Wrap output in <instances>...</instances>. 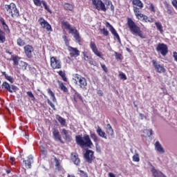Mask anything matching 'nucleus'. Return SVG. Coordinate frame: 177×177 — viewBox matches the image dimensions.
<instances>
[{"label":"nucleus","mask_w":177,"mask_h":177,"mask_svg":"<svg viewBox=\"0 0 177 177\" xmlns=\"http://www.w3.org/2000/svg\"><path fill=\"white\" fill-rule=\"evenodd\" d=\"M62 28L64 30H68V34H73V37L75 38V41L79 45H81V42H82V38L80 35V32L75 27H71V25L68 21H62L61 22Z\"/></svg>","instance_id":"f257e3e1"},{"label":"nucleus","mask_w":177,"mask_h":177,"mask_svg":"<svg viewBox=\"0 0 177 177\" xmlns=\"http://www.w3.org/2000/svg\"><path fill=\"white\" fill-rule=\"evenodd\" d=\"M127 26L133 35L140 37L142 39L146 38V36L143 35V32L140 30V27L136 25L132 18L127 17Z\"/></svg>","instance_id":"f03ea898"},{"label":"nucleus","mask_w":177,"mask_h":177,"mask_svg":"<svg viewBox=\"0 0 177 177\" xmlns=\"http://www.w3.org/2000/svg\"><path fill=\"white\" fill-rule=\"evenodd\" d=\"M75 142L82 149H84V147H89L91 149L93 146V142H92L91 137L88 134H84L83 137L81 135L76 136Z\"/></svg>","instance_id":"7ed1b4c3"},{"label":"nucleus","mask_w":177,"mask_h":177,"mask_svg":"<svg viewBox=\"0 0 177 177\" xmlns=\"http://www.w3.org/2000/svg\"><path fill=\"white\" fill-rule=\"evenodd\" d=\"M4 11L6 15L8 17H19L20 12L19 11V8H17V6L15 3H10V4H6L4 6Z\"/></svg>","instance_id":"20e7f679"},{"label":"nucleus","mask_w":177,"mask_h":177,"mask_svg":"<svg viewBox=\"0 0 177 177\" xmlns=\"http://www.w3.org/2000/svg\"><path fill=\"white\" fill-rule=\"evenodd\" d=\"M73 80L75 81V84L79 85L81 89H83V91H86V87L88 86L86 78L78 73H75Z\"/></svg>","instance_id":"39448f33"},{"label":"nucleus","mask_w":177,"mask_h":177,"mask_svg":"<svg viewBox=\"0 0 177 177\" xmlns=\"http://www.w3.org/2000/svg\"><path fill=\"white\" fill-rule=\"evenodd\" d=\"M50 67L53 70H59L62 68V61L57 59V57H51L50 59Z\"/></svg>","instance_id":"423d86ee"},{"label":"nucleus","mask_w":177,"mask_h":177,"mask_svg":"<svg viewBox=\"0 0 177 177\" xmlns=\"http://www.w3.org/2000/svg\"><path fill=\"white\" fill-rule=\"evenodd\" d=\"M1 88L6 91V92H9L10 93H13L17 91V86L13 84L10 85L8 82H3L1 84Z\"/></svg>","instance_id":"0eeeda50"},{"label":"nucleus","mask_w":177,"mask_h":177,"mask_svg":"<svg viewBox=\"0 0 177 177\" xmlns=\"http://www.w3.org/2000/svg\"><path fill=\"white\" fill-rule=\"evenodd\" d=\"M93 6L97 9V10H102V12H107V8L106 4L103 3L102 0H94Z\"/></svg>","instance_id":"6e6552de"},{"label":"nucleus","mask_w":177,"mask_h":177,"mask_svg":"<svg viewBox=\"0 0 177 177\" xmlns=\"http://www.w3.org/2000/svg\"><path fill=\"white\" fill-rule=\"evenodd\" d=\"M157 52H159L162 56H167L168 54V46L164 43H159L156 47Z\"/></svg>","instance_id":"1a4fd4ad"},{"label":"nucleus","mask_w":177,"mask_h":177,"mask_svg":"<svg viewBox=\"0 0 177 177\" xmlns=\"http://www.w3.org/2000/svg\"><path fill=\"white\" fill-rule=\"evenodd\" d=\"M105 26L106 27H107V28H109V30L111 31L112 35L114 36V38L117 39L118 42H119V44H121V39L120 38V35H118L117 30H115L114 27H113L111 24H110L108 21L105 23Z\"/></svg>","instance_id":"9d476101"},{"label":"nucleus","mask_w":177,"mask_h":177,"mask_svg":"<svg viewBox=\"0 0 177 177\" xmlns=\"http://www.w3.org/2000/svg\"><path fill=\"white\" fill-rule=\"evenodd\" d=\"M24 53L28 59H32L34 56V47L30 44H28L24 47Z\"/></svg>","instance_id":"9b49d317"},{"label":"nucleus","mask_w":177,"mask_h":177,"mask_svg":"<svg viewBox=\"0 0 177 177\" xmlns=\"http://www.w3.org/2000/svg\"><path fill=\"white\" fill-rule=\"evenodd\" d=\"M38 23L42 28H46V31H53L52 29V26H50V24H49L48 22L44 19V17H40L38 19Z\"/></svg>","instance_id":"f8f14e48"},{"label":"nucleus","mask_w":177,"mask_h":177,"mask_svg":"<svg viewBox=\"0 0 177 177\" xmlns=\"http://www.w3.org/2000/svg\"><path fill=\"white\" fill-rule=\"evenodd\" d=\"M93 151L91 149H87L84 153V158L88 164H92V161L95 160V156L93 155Z\"/></svg>","instance_id":"ddd939ff"},{"label":"nucleus","mask_w":177,"mask_h":177,"mask_svg":"<svg viewBox=\"0 0 177 177\" xmlns=\"http://www.w3.org/2000/svg\"><path fill=\"white\" fill-rule=\"evenodd\" d=\"M90 48L94 55H95V56H97V57H100V59H103V53L99 51V49H97V46H96V44H95V42H90Z\"/></svg>","instance_id":"4468645a"},{"label":"nucleus","mask_w":177,"mask_h":177,"mask_svg":"<svg viewBox=\"0 0 177 177\" xmlns=\"http://www.w3.org/2000/svg\"><path fill=\"white\" fill-rule=\"evenodd\" d=\"M71 99L72 100L73 103H78V102H82V103H84V100L82 98V95H81V94H80V93H78L77 91H75L72 94Z\"/></svg>","instance_id":"2eb2a0df"},{"label":"nucleus","mask_w":177,"mask_h":177,"mask_svg":"<svg viewBox=\"0 0 177 177\" xmlns=\"http://www.w3.org/2000/svg\"><path fill=\"white\" fill-rule=\"evenodd\" d=\"M152 64L157 73H159L160 74L162 73H165L166 71L165 68H164L162 65L158 64L157 61H156L155 59H153Z\"/></svg>","instance_id":"dca6fc26"},{"label":"nucleus","mask_w":177,"mask_h":177,"mask_svg":"<svg viewBox=\"0 0 177 177\" xmlns=\"http://www.w3.org/2000/svg\"><path fill=\"white\" fill-rule=\"evenodd\" d=\"M68 50L69 52L71 57H78V56H80V50H78V48H77L69 46L68 47Z\"/></svg>","instance_id":"f3484780"},{"label":"nucleus","mask_w":177,"mask_h":177,"mask_svg":"<svg viewBox=\"0 0 177 177\" xmlns=\"http://www.w3.org/2000/svg\"><path fill=\"white\" fill-rule=\"evenodd\" d=\"M33 2L36 6H41L43 5L44 6V9L48 12V13H52V10H50V8L49 6H48V3H46V1H41V0H33Z\"/></svg>","instance_id":"a211bd4d"},{"label":"nucleus","mask_w":177,"mask_h":177,"mask_svg":"<svg viewBox=\"0 0 177 177\" xmlns=\"http://www.w3.org/2000/svg\"><path fill=\"white\" fill-rule=\"evenodd\" d=\"M131 3L133 5V10L135 12V8H137V9H143V3L140 0H131Z\"/></svg>","instance_id":"6ab92c4d"},{"label":"nucleus","mask_w":177,"mask_h":177,"mask_svg":"<svg viewBox=\"0 0 177 177\" xmlns=\"http://www.w3.org/2000/svg\"><path fill=\"white\" fill-rule=\"evenodd\" d=\"M71 160L75 164V165H80L81 164V160L78 157V153L77 152H73L71 154Z\"/></svg>","instance_id":"aec40b11"},{"label":"nucleus","mask_w":177,"mask_h":177,"mask_svg":"<svg viewBox=\"0 0 177 177\" xmlns=\"http://www.w3.org/2000/svg\"><path fill=\"white\" fill-rule=\"evenodd\" d=\"M53 136H54L55 140H58L59 142H60V143H64V141H63V139H62V136L60 135V132H59V130L53 129Z\"/></svg>","instance_id":"412c9836"},{"label":"nucleus","mask_w":177,"mask_h":177,"mask_svg":"<svg viewBox=\"0 0 177 177\" xmlns=\"http://www.w3.org/2000/svg\"><path fill=\"white\" fill-rule=\"evenodd\" d=\"M0 23L3 27L4 32L6 34H10V28H9V26L6 24L5 21V19L3 17H0Z\"/></svg>","instance_id":"4be33fe9"},{"label":"nucleus","mask_w":177,"mask_h":177,"mask_svg":"<svg viewBox=\"0 0 177 177\" xmlns=\"http://www.w3.org/2000/svg\"><path fill=\"white\" fill-rule=\"evenodd\" d=\"M61 133L64 136V140L66 142H71L73 140V137H71V135H70V132L68 130H66V129H62Z\"/></svg>","instance_id":"5701e85b"},{"label":"nucleus","mask_w":177,"mask_h":177,"mask_svg":"<svg viewBox=\"0 0 177 177\" xmlns=\"http://www.w3.org/2000/svg\"><path fill=\"white\" fill-rule=\"evenodd\" d=\"M32 160H33V158H32V156L31 155L28 156V159L26 160H24L23 164L25 165L26 168H28V169L31 168V164H32Z\"/></svg>","instance_id":"b1692460"},{"label":"nucleus","mask_w":177,"mask_h":177,"mask_svg":"<svg viewBox=\"0 0 177 177\" xmlns=\"http://www.w3.org/2000/svg\"><path fill=\"white\" fill-rule=\"evenodd\" d=\"M133 12L138 20H140V19H143V17H145V15L142 14V12H140V10H139L138 8H134Z\"/></svg>","instance_id":"393cba45"},{"label":"nucleus","mask_w":177,"mask_h":177,"mask_svg":"<svg viewBox=\"0 0 177 177\" xmlns=\"http://www.w3.org/2000/svg\"><path fill=\"white\" fill-rule=\"evenodd\" d=\"M155 149L158 151V153H160L161 154H164V153H165V150H164V148L162 146H161V144H160L159 141H157L155 143Z\"/></svg>","instance_id":"a878e982"},{"label":"nucleus","mask_w":177,"mask_h":177,"mask_svg":"<svg viewBox=\"0 0 177 177\" xmlns=\"http://www.w3.org/2000/svg\"><path fill=\"white\" fill-rule=\"evenodd\" d=\"M6 42V33L0 28V44Z\"/></svg>","instance_id":"bb28decb"},{"label":"nucleus","mask_w":177,"mask_h":177,"mask_svg":"<svg viewBox=\"0 0 177 177\" xmlns=\"http://www.w3.org/2000/svg\"><path fill=\"white\" fill-rule=\"evenodd\" d=\"M97 135L100 136V138H103L104 139H107V136H106V133L102 130V128L100 127H97V129L96 131Z\"/></svg>","instance_id":"cd10ccee"},{"label":"nucleus","mask_w":177,"mask_h":177,"mask_svg":"<svg viewBox=\"0 0 177 177\" xmlns=\"http://www.w3.org/2000/svg\"><path fill=\"white\" fill-rule=\"evenodd\" d=\"M1 74L3 77H5L7 81L10 82V84H13V82H15V79H13L12 76H9L8 74H6V72H1Z\"/></svg>","instance_id":"c85d7f7f"},{"label":"nucleus","mask_w":177,"mask_h":177,"mask_svg":"<svg viewBox=\"0 0 177 177\" xmlns=\"http://www.w3.org/2000/svg\"><path fill=\"white\" fill-rule=\"evenodd\" d=\"M106 132L108 135H110L111 136H113L114 135V130H113V127H111V125L110 124H106Z\"/></svg>","instance_id":"c756f323"},{"label":"nucleus","mask_w":177,"mask_h":177,"mask_svg":"<svg viewBox=\"0 0 177 177\" xmlns=\"http://www.w3.org/2000/svg\"><path fill=\"white\" fill-rule=\"evenodd\" d=\"M47 92H48V95L50 96L53 102H54V103L56 102V96H55V93H53V91H52V89L48 88Z\"/></svg>","instance_id":"7c9ffc66"},{"label":"nucleus","mask_w":177,"mask_h":177,"mask_svg":"<svg viewBox=\"0 0 177 177\" xmlns=\"http://www.w3.org/2000/svg\"><path fill=\"white\" fill-rule=\"evenodd\" d=\"M59 86L61 91H63L64 93H67L68 92V88H67L66 86H64V84L63 82H59Z\"/></svg>","instance_id":"2f4dec72"},{"label":"nucleus","mask_w":177,"mask_h":177,"mask_svg":"<svg viewBox=\"0 0 177 177\" xmlns=\"http://www.w3.org/2000/svg\"><path fill=\"white\" fill-rule=\"evenodd\" d=\"M56 118L62 127H66V120L64 118H62L60 115H57Z\"/></svg>","instance_id":"473e14b6"},{"label":"nucleus","mask_w":177,"mask_h":177,"mask_svg":"<svg viewBox=\"0 0 177 177\" xmlns=\"http://www.w3.org/2000/svg\"><path fill=\"white\" fill-rule=\"evenodd\" d=\"M99 31L101 32V34H102V35H104V37H108L109 34H110V32L106 28H100Z\"/></svg>","instance_id":"72a5a7b5"},{"label":"nucleus","mask_w":177,"mask_h":177,"mask_svg":"<svg viewBox=\"0 0 177 177\" xmlns=\"http://www.w3.org/2000/svg\"><path fill=\"white\" fill-rule=\"evenodd\" d=\"M155 26H156L157 30L160 31V34H162V32H164V30L162 29V25L160 22H156Z\"/></svg>","instance_id":"f704fd0d"},{"label":"nucleus","mask_w":177,"mask_h":177,"mask_svg":"<svg viewBox=\"0 0 177 177\" xmlns=\"http://www.w3.org/2000/svg\"><path fill=\"white\" fill-rule=\"evenodd\" d=\"M62 39H64V42L68 48L70 46V39H68V37L66 35L62 36Z\"/></svg>","instance_id":"c9c22d12"},{"label":"nucleus","mask_w":177,"mask_h":177,"mask_svg":"<svg viewBox=\"0 0 177 177\" xmlns=\"http://www.w3.org/2000/svg\"><path fill=\"white\" fill-rule=\"evenodd\" d=\"M20 57L17 55L12 56V62L14 63V66H19V62L20 60Z\"/></svg>","instance_id":"e433bc0d"},{"label":"nucleus","mask_w":177,"mask_h":177,"mask_svg":"<svg viewBox=\"0 0 177 177\" xmlns=\"http://www.w3.org/2000/svg\"><path fill=\"white\" fill-rule=\"evenodd\" d=\"M64 8L65 9V10H73L74 9V8L73 7V5L68 3H65L64 4Z\"/></svg>","instance_id":"4c0bfd02"},{"label":"nucleus","mask_w":177,"mask_h":177,"mask_svg":"<svg viewBox=\"0 0 177 177\" xmlns=\"http://www.w3.org/2000/svg\"><path fill=\"white\" fill-rule=\"evenodd\" d=\"M58 74L60 77H62L63 81H64V82H67V77H66V73L63 72V71H59L58 72Z\"/></svg>","instance_id":"58836bf2"},{"label":"nucleus","mask_w":177,"mask_h":177,"mask_svg":"<svg viewBox=\"0 0 177 177\" xmlns=\"http://www.w3.org/2000/svg\"><path fill=\"white\" fill-rule=\"evenodd\" d=\"M17 43L19 46H24L26 45V41H24V40H23V39L21 37H19L17 39Z\"/></svg>","instance_id":"ea45409f"},{"label":"nucleus","mask_w":177,"mask_h":177,"mask_svg":"<svg viewBox=\"0 0 177 177\" xmlns=\"http://www.w3.org/2000/svg\"><path fill=\"white\" fill-rule=\"evenodd\" d=\"M90 136L95 143H97L98 138L96 133L91 132Z\"/></svg>","instance_id":"a19ab883"},{"label":"nucleus","mask_w":177,"mask_h":177,"mask_svg":"<svg viewBox=\"0 0 177 177\" xmlns=\"http://www.w3.org/2000/svg\"><path fill=\"white\" fill-rule=\"evenodd\" d=\"M142 19L145 23H154L153 18H150L149 19V17H147V15H144V17Z\"/></svg>","instance_id":"79ce46f5"},{"label":"nucleus","mask_w":177,"mask_h":177,"mask_svg":"<svg viewBox=\"0 0 177 177\" xmlns=\"http://www.w3.org/2000/svg\"><path fill=\"white\" fill-rule=\"evenodd\" d=\"M132 158L134 162H139L140 161V158H139V153H136L135 155H133Z\"/></svg>","instance_id":"37998d69"},{"label":"nucleus","mask_w":177,"mask_h":177,"mask_svg":"<svg viewBox=\"0 0 177 177\" xmlns=\"http://www.w3.org/2000/svg\"><path fill=\"white\" fill-rule=\"evenodd\" d=\"M106 6H110L111 5V10L112 12H114V6L113 5V3L110 0H106Z\"/></svg>","instance_id":"c03bdc74"},{"label":"nucleus","mask_w":177,"mask_h":177,"mask_svg":"<svg viewBox=\"0 0 177 177\" xmlns=\"http://www.w3.org/2000/svg\"><path fill=\"white\" fill-rule=\"evenodd\" d=\"M27 95L28 96H29L32 102H35V97L34 96V94H32V91H28Z\"/></svg>","instance_id":"a18cd8bd"},{"label":"nucleus","mask_w":177,"mask_h":177,"mask_svg":"<svg viewBox=\"0 0 177 177\" xmlns=\"http://www.w3.org/2000/svg\"><path fill=\"white\" fill-rule=\"evenodd\" d=\"M83 56H84V59L86 60V62H88V60L91 59V57H89V55H88V52L86 51L83 52Z\"/></svg>","instance_id":"49530a36"},{"label":"nucleus","mask_w":177,"mask_h":177,"mask_svg":"<svg viewBox=\"0 0 177 177\" xmlns=\"http://www.w3.org/2000/svg\"><path fill=\"white\" fill-rule=\"evenodd\" d=\"M80 175L82 177H89L88 176V173L84 171V170H79Z\"/></svg>","instance_id":"de8ad7c7"},{"label":"nucleus","mask_w":177,"mask_h":177,"mask_svg":"<svg viewBox=\"0 0 177 177\" xmlns=\"http://www.w3.org/2000/svg\"><path fill=\"white\" fill-rule=\"evenodd\" d=\"M47 103L50 106V107L53 109V110H56V108L55 107V105L53 103H52V101L50 100L49 99L47 100Z\"/></svg>","instance_id":"09e8293b"},{"label":"nucleus","mask_w":177,"mask_h":177,"mask_svg":"<svg viewBox=\"0 0 177 177\" xmlns=\"http://www.w3.org/2000/svg\"><path fill=\"white\" fill-rule=\"evenodd\" d=\"M149 10H151V12H156V8L154 7V4H153V3L150 4Z\"/></svg>","instance_id":"8fccbe9b"},{"label":"nucleus","mask_w":177,"mask_h":177,"mask_svg":"<svg viewBox=\"0 0 177 177\" xmlns=\"http://www.w3.org/2000/svg\"><path fill=\"white\" fill-rule=\"evenodd\" d=\"M119 77H120V80H127V75L124 73H120Z\"/></svg>","instance_id":"3c124183"},{"label":"nucleus","mask_w":177,"mask_h":177,"mask_svg":"<svg viewBox=\"0 0 177 177\" xmlns=\"http://www.w3.org/2000/svg\"><path fill=\"white\" fill-rule=\"evenodd\" d=\"M167 12L168 13V15H172L174 13V11L172 10V8L167 7Z\"/></svg>","instance_id":"603ef678"},{"label":"nucleus","mask_w":177,"mask_h":177,"mask_svg":"<svg viewBox=\"0 0 177 177\" xmlns=\"http://www.w3.org/2000/svg\"><path fill=\"white\" fill-rule=\"evenodd\" d=\"M101 64V67H102V70H104V71L105 73H107V71H108L107 67L106 66V65L103 64Z\"/></svg>","instance_id":"864d4df0"},{"label":"nucleus","mask_w":177,"mask_h":177,"mask_svg":"<svg viewBox=\"0 0 177 177\" xmlns=\"http://www.w3.org/2000/svg\"><path fill=\"white\" fill-rule=\"evenodd\" d=\"M9 161L10 162V164H12V165H15V158L10 156L9 158Z\"/></svg>","instance_id":"5fc2aeb1"},{"label":"nucleus","mask_w":177,"mask_h":177,"mask_svg":"<svg viewBox=\"0 0 177 177\" xmlns=\"http://www.w3.org/2000/svg\"><path fill=\"white\" fill-rule=\"evenodd\" d=\"M55 167L57 168H60V162H59V160H57V158H55Z\"/></svg>","instance_id":"6e6d98bb"},{"label":"nucleus","mask_w":177,"mask_h":177,"mask_svg":"<svg viewBox=\"0 0 177 177\" xmlns=\"http://www.w3.org/2000/svg\"><path fill=\"white\" fill-rule=\"evenodd\" d=\"M115 59H121V54L118 53H115Z\"/></svg>","instance_id":"4d7b16f0"},{"label":"nucleus","mask_w":177,"mask_h":177,"mask_svg":"<svg viewBox=\"0 0 177 177\" xmlns=\"http://www.w3.org/2000/svg\"><path fill=\"white\" fill-rule=\"evenodd\" d=\"M97 93L100 96H103V91H102V90H98Z\"/></svg>","instance_id":"13d9d810"},{"label":"nucleus","mask_w":177,"mask_h":177,"mask_svg":"<svg viewBox=\"0 0 177 177\" xmlns=\"http://www.w3.org/2000/svg\"><path fill=\"white\" fill-rule=\"evenodd\" d=\"M95 147L97 153H100V147H99V144H95Z\"/></svg>","instance_id":"bf43d9fd"},{"label":"nucleus","mask_w":177,"mask_h":177,"mask_svg":"<svg viewBox=\"0 0 177 177\" xmlns=\"http://www.w3.org/2000/svg\"><path fill=\"white\" fill-rule=\"evenodd\" d=\"M89 64L93 65V63H95V62L93 61V59H92V58H90L88 61H87Z\"/></svg>","instance_id":"052dcab7"},{"label":"nucleus","mask_w":177,"mask_h":177,"mask_svg":"<svg viewBox=\"0 0 177 177\" xmlns=\"http://www.w3.org/2000/svg\"><path fill=\"white\" fill-rule=\"evenodd\" d=\"M140 117L141 120H145V119L146 120V118H147V117L142 113H140Z\"/></svg>","instance_id":"680f3d73"},{"label":"nucleus","mask_w":177,"mask_h":177,"mask_svg":"<svg viewBox=\"0 0 177 177\" xmlns=\"http://www.w3.org/2000/svg\"><path fill=\"white\" fill-rule=\"evenodd\" d=\"M149 136H153V129H150L149 130Z\"/></svg>","instance_id":"e2e57ef3"},{"label":"nucleus","mask_w":177,"mask_h":177,"mask_svg":"<svg viewBox=\"0 0 177 177\" xmlns=\"http://www.w3.org/2000/svg\"><path fill=\"white\" fill-rule=\"evenodd\" d=\"M6 174H10V170L9 169H6Z\"/></svg>","instance_id":"0e129e2a"},{"label":"nucleus","mask_w":177,"mask_h":177,"mask_svg":"<svg viewBox=\"0 0 177 177\" xmlns=\"http://www.w3.org/2000/svg\"><path fill=\"white\" fill-rule=\"evenodd\" d=\"M92 1V5H93V1H95V0H91Z\"/></svg>","instance_id":"69168bd1"},{"label":"nucleus","mask_w":177,"mask_h":177,"mask_svg":"<svg viewBox=\"0 0 177 177\" xmlns=\"http://www.w3.org/2000/svg\"><path fill=\"white\" fill-rule=\"evenodd\" d=\"M147 78H148V79H150L151 77H150V76H148Z\"/></svg>","instance_id":"338daca9"},{"label":"nucleus","mask_w":177,"mask_h":177,"mask_svg":"<svg viewBox=\"0 0 177 177\" xmlns=\"http://www.w3.org/2000/svg\"><path fill=\"white\" fill-rule=\"evenodd\" d=\"M9 53V55H12V53Z\"/></svg>","instance_id":"774afa93"}]
</instances>
